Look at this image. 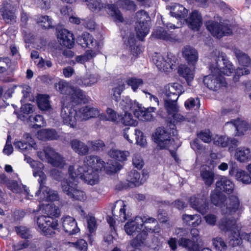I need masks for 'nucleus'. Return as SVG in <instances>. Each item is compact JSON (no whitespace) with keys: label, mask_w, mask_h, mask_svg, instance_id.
Masks as SVG:
<instances>
[{"label":"nucleus","mask_w":251,"mask_h":251,"mask_svg":"<svg viewBox=\"0 0 251 251\" xmlns=\"http://www.w3.org/2000/svg\"><path fill=\"white\" fill-rule=\"evenodd\" d=\"M37 138L41 140H52L57 139L59 136L55 129H44L37 133Z\"/></svg>","instance_id":"7c9ffc66"},{"label":"nucleus","mask_w":251,"mask_h":251,"mask_svg":"<svg viewBox=\"0 0 251 251\" xmlns=\"http://www.w3.org/2000/svg\"><path fill=\"white\" fill-rule=\"evenodd\" d=\"M46 213L48 215V217H58L60 215V210L59 208L54 204L51 203L48 204L45 208Z\"/></svg>","instance_id":"6e6d98bb"},{"label":"nucleus","mask_w":251,"mask_h":251,"mask_svg":"<svg viewBox=\"0 0 251 251\" xmlns=\"http://www.w3.org/2000/svg\"><path fill=\"white\" fill-rule=\"evenodd\" d=\"M105 164L98 156H86L82 163H75L69 167V175L73 178H80L93 185L99 182V173L105 167Z\"/></svg>","instance_id":"f257e3e1"},{"label":"nucleus","mask_w":251,"mask_h":251,"mask_svg":"<svg viewBox=\"0 0 251 251\" xmlns=\"http://www.w3.org/2000/svg\"><path fill=\"white\" fill-rule=\"evenodd\" d=\"M37 224L42 233L45 236H52L54 230L58 229L57 221L46 216H41L37 219Z\"/></svg>","instance_id":"ddd939ff"},{"label":"nucleus","mask_w":251,"mask_h":251,"mask_svg":"<svg viewBox=\"0 0 251 251\" xmlns=\"http://www.w3.org/2000/svg\"><path fill=\"white\" fill-rule=\"evenodd\" d=\"M57 39L60 44L69 49L74 45V38L73 34L66 29H61L58 31Z\"/></svg>","instance_id":"aec40b11"},{"label":"nucleus","mask_w":251,"mask_h":251,"mask_svg":"<svg viewBox=\"0 0 251 251\" xmlns=\"http://www.w3.org/2000/svg\"><path fill=\"white\" fill-rule=\"evenodd\" d=\"M229 175L234 176L237 180L244 184H248L251 183V177L245 171L240 169H235L234 167L230 168Z\"/></svg>","instance_id":"4be33fe9"},{"label":"nucleus","mask_w":251,"mask_h":251,"mask_svg":"<svg viewBox=\"0 0 251 251\" xmlns=\"http://www.w3.org/2000/svg\"><path fill=\"white\" fill-rule=\"evenodd\" d=\"M174 234L178 236H181L178 240V243L179 246H181L188 251H201L200 245L196 241L191 240L183 236H186L188 234V231L183 228H177L175 229ZM201 251H212L207 248H203Z\"/></svg>","instance_id":"f8f14e48"},{"label":"nucleus","mask_w":251,"mask_h":251,"mask_svg":"<svg viewBox=\"0 0 251 251\" xmlns=\"http://www.w3.org/2000/svg\"><path fill=\"white\" fill-rule=\"evenodd\" d=\"M125 231L128 235H132L136 232L142 231L130 242L133 248H138L146 245L148 233H158L160 228L157 221L148 216H136L133 220L128 221L124 226Z\"/></svg>","instance_id":"f03ea898"},{"label":"nucleus","mask_w":251,"mask_h":251,"mask_svg":"<svg viewBox=\"0 0 251 251\" xmlns=\"http://www.w3.org/2000/svg\"><path fill=\"white\" fill-rule=\"evenodd\" d=\"M37 104L39 108L42 111H48L51 108L49 97L46 95H39L38 96Z\"/></svg>","instance_id":"79ce46f5"},{"label":"nucleus","mask_w":251,"mask_h":251,"mask_svg":"<svg viewBox=\"0 0 251 251\" xmlns=\"http://www.w3.org/2000/svg\"><path fill=\"white\" fill-rule=\"evenodd\" d=\"M200 176L206 185L210 186L213 184L215 174L212 170L203 168L201 171Z\"/></svg>","instance_id":"473e14b6"},{"label":"nucleus","mask_w":251,"mask_h":251,"mask_svg":"<svg viewBox=\"0 0 251 251\" xmlns=\"http://www.w3.org/2000/svg\"><path fill=\"white\" fill-rule=\"evenodd\" d=\"M37 23L45 28L52 27V19L48 16H38L36 19Z\"/></svg>","instance_id":"3c124183"},{"label":"nucleus","mask_w":251,"mask_h":251,"mask_svg":"<svg viewBox=\"0 0 251 251\" xmlns=\"http://www.w3.org/2000/svg\"><path fill=\"white\" fill-rule=\"evenodd\" d=\"M30 119L31 121H33L35 123L33 126L34 128H39L41 126H44L46 125L44 119L41 115H37L32 119L31 117H30Z\"/></svg>","instance_id":"69168bd1"},{"label":"nucleus","mask_w":251,"mask_h":251,"mask_svg":"<svg viewBox=\"0 0 251 251\" xmlns=\"http://www.w3.org/2000/svg\"><path fill=\"white\" fill-rule=\"evenodd\" d=\"M216 186L217 189L227 194L231 193L234 188V183L224 176L216 182Z\"/></svg>","instance_id":"393cba45"},{"label":"nucleus","mask_w":251,"mask_h":251,"mask_svg":"<svg viewBox=\"0 0 251 251\" xmlns=\"http://www.w3.org/2000/svg\"><path fill=\"white\" fill-rule=\"evenodd\" d=\"M204 85L213 91H218L223 87H225L226 83L225 78L220 75L211 74L205 76L203 80Z\"/></svg>","instance_id":"dca6fc26"},{"label":"nucleus","mask_w":251,"mask_h":251,"mask_svg":"<svg viewBox=\"0 0 251 251\" xmlns=\"http://www.w3.org/2000/svg\"><path fill=\"white\" fill-rule=\"evenodd\" d=\"M10 187L13 192L21 194L25 199H29L30 197H32L29 195V190L25 185H19L16 182H13Z\"/></svg>","instance_id":"72a5a7b5"},{"label":"nucleus","mask_w":251,"mask_h":251,"mask_svg":"<svg viewBox=\"0 0 251 251\" xmlns=\"http://www.w3.org/2000/svg\"><path fill=\"white\" fill-rule=\"evenodd\" d=\"M125 89L124 82H119L112 89V99L116 101H119L121 99V95Z\"/></svg>","instance_id":"a18cd8bd"},{"label":"nucleus","mask_w":251,"mask_h":251,"mask_svg":"<svg viewBox=\"0 0 251 251\" xmlns=\"http://www.w3.org/2000/svg\"><path fill=\"white\" fill-rule=\"evenodd\" d=\"M185 106L187 109H190L196 107L198 108L200 107V100L197 98H190L185 102Z\"/></svg>","instance_id":"774afa93"},{"label":"nucleus","mask_w":251,"mask_h":251,"mask_svg":"<svg viewBox=\"0 0 251 251\" xmlns=\"http://www.w3.org/2000/svg\"><path fill=\"white\" fill-rule=\"evenodd\" d=\"M77 183V179L70 176L69 179H65L61 181V188L63 192L72 200L84 201L87 199V196Z\"/></svg>","instance_id":"6e6552de"},{"label":"nucleus","mask_w":251,"mask_h":251,"mask_svg":"<svg viewBox=\"0 0 251 251\" xmlns=\"http://www.w3.org/2000/svg\"><path fill=\"white\" fill-rule=\"evenodd\" d=\"M132 164L134 167L139 170L143 168L144 162L140 154L135 153L133 155L132 157Z\"/></svg>","instance_id":"0e129e2a"},{"label":"nucleus","mask_w":251,"mask_h":251,"mask_svg":"<svg viewBox=\"0 0 251 251\" xmlns=\"http://www.w3.org/2000/svg\"><path fill=\"white\" fill-rule=\"evenodd\" d=\"M153 37L162 39L166 41H171L172 37L171 35L165 31L162 27L156 28L152 33Z\"/></svg>","instance_id":"09e8293b"},{"label":"nucleus","mask_w":251,"mask_h":251,"mask_svg":"<svg viewBox=\"0 0 251 251\" xmlns=\"http://www.w3.org/2000/svg\"><path fill=\"white\" fill-rule=\"evenodd\" d=\"M181 88V85L176 83L169 84L164 87L162 94L164 100V108L168 115L176 120L180 122L186 120L189 122L194 123L196 121L195 117H187L185 118L177 114L178 106L176 101L179 96L182 93Z\"/></svg>","instance_id":"7ed1b4c3"},{"label":"nucleus","mask_w":251,"mask_h":251,"mask_svg":"<svg viewBox=\"0 0 251 251\" xmlns=\"http://www.w3.org/2000/svg\"><path fill=\"white\" fill-rule=\"evenodd\" d=\"M117 204H119L121 206V208L119 210V215H115L114 214V210H112V214L115 219H116L117 220L119 221H121L122 222H125L126 220L129 217V215L128 214L126 213V205L124 203L123 201H117L116 202Z\"/></svg>","instance_id":"ea45409f"},{"label":"nucleus","mask_w":251,"mask_h":251,"mask_svg":"<svg viewBox=\"0 0 251 251\" xmlns=\"http://www.w3.org/2000/svg\"><path fill=\"white\" fill-rule=\"evenodd\" d=\"M62 226L64 231L69 235L75 234L79 231L75 219L70 216H64L61 219Z\"/></svg>","instance_id":"a211bd4d"},{"label":"nucleus","mask_w":251,"mask_h":251,"mask_svg":"<svg viewBox=\"0 0 251 251\" xmlns=\"http://www.w3.org/2000/svg\"><path fill=\"white\" fill-rule=\"evenodd\" d=\"M109 155L119 161H124L126 160L127 157L129 155L128 151H123L116 149H111L108 152Z\"/></svg>","instance_id":"4c0bfd02"},{"label":"nucleus","mask_w":251,"mask_h":251,"mask_svg":"<svg viewBox=\"0 0 251 251\" xmlns=\"http://www.w3.org/2000/svg\"><path fill=\"white\" fill-rule=\"evenodd\" d=\"M216 67L221 73L230 75L233 72V68L232 64L226 59L225 54L222 52L220 56L218 57V60L216 62Z\"/></svg>","instance_id":"6ab92c4d"},{"label":"nucleus","mask_w":251,"mask_h":251,"mask_svg":"<svg viewBox=\"0 0 251 251\" xmlns=\"http://www.w3.org/2000/svg\"><path fill=\"white\" fill-rule=\"evenodd\" d=\"M150 25L136 24L135 31L137 37L140 40H143L144 38L149 33Z\"/></svg>","instance_id":"a19ab883"},{"label":"nucleus","mask_w":251,"mask_h":251,"mask_svg":"<svg viewBox=\"0 0 251 251\" xmlns=\"http://www.w3.org/2000/svg\"><path fill=\"white\" fill-rule=\"evenodd\" d=\"M231 124L235 129L237 131L236 134L238 136L242 135L247 130L249 126L247 122L240 120H232L227 122L226 125Z\"/></svg>","instance_id":"f704fd0d"},{"label":"nucleus","mask_w":251,"mask_h":251,"mask_svg":"<svg viewBox=\"0 0 251 251\" xmlns=\"http://www.w3.org/2000/svg\"><path fill=\"white\" fill-rule=\"evenodd\" d=\"M206 26L211 34L217 38H221L224 36L232 33V30L230 26L223 23L208 22Z\"/></svg>","instance_id":"4468645a"},{"label":"nucleus","mask_w":251,"mask_h":251,"mask_svg":"<svg viewBox=\"0 0 251 251\" xmlns=\"http://www.w3.org/2000/svg\"><path fill=\"white\" fill-rule=\"evenodd\" d=\"M125 111V113L123 116L120 115V123H122L125 126H136L137 125L136 120L133 119L132 115L130 113Z\"/></svg>","instance_id":"de8ad7c7"},{"label":"nucleus","mask_w":251,"mask_h":251,"mask_svg":"<svg viewBox=\"0 0 251 251\" xmlns=\"http://www.w3.org/2000/svg\"><path fill=\"white\" fill-rule=\"evenodd\" d=\"M125 44L129 48V49L133 53L135 48V39L133 34L129 33V35L123 37Z\"/></svg>","instance_id":"13d9d810"},{"label":"nucleus","mask_w":251,"mask_h":251,"mask_svg":"<svg viewBox=\"0 0 251 251\" xmlns=\"http://www.w3.org/2000/svg\"><path fill=\"white\" fill-rule=\"evenodd\" d=\"M220 191L216 188L211 194V202L215 205L221 207L222 213L224 215L232 214L240 208V201L238 197L232 195L228 198L226 205L224 203L226 200L225 196Z\"/></svg>","instance_id":"0eeeda50"},{"label":"nucleus","mask_w":251,"mask_h":251,"mask_svg":"<svg viewBox=\"0 0 251 251\" xmlns=\"http://www.w3.org/2000/svg\"><path fill=\"white\" fill-rule=\"evenodd\" d=\"M0 12L2 18L6 23L11 24L16 23V16L12 10L6 7H3L1 9Z\"/></svg>","instance_id":"c9c22d12"},{"label":"nucleus","mask_w":251,"mask_h":251,"mask_svg":"<svg viewBox=\"0 0 251 251\" xmlns=\"http://www.w3.org/2000/svg\"><path fill=\"white\" fill-rule=\"evenodd\" d=\"M213 245L215 248L220 251H225L227 246L224 240L220 237L214 238L213 240Z\"/></svg>","instance_id":"680f3d73"},{"label":"nucleus","mask_w":251,"mask_h":251,"mask_svg":"<svg viewBox=\"0 0 251 251\" xmlns=\"http://www.w3.org/2000/svg\"><path fill=\"white\" fill-rule=\"evenodd\" d=\"M167 8L170 10L171 15L177 19L185 18L188 13V10L184 7L178 3L171 4L167 6Z\"/></svg>","instance_id":"b1692460"},{"label":"nucleus","mask_w":251,"mask_h":251,"mask_svg":"<svg viewBox=\"0 0 251 251\" xmlns=\"http://www.w3.org/2000/svg\"><path fill=\"white\" fill-rule=\"evenodd\" d=\"M71 99L75 103H78L83 101L85 95L83 92L79 89H75L74 88L73 91L71 93Z\"/></svg>","instance_id":"4d7b16f0"},{"label":"nucleus","mask_w":251,"mask_h":251,"mask_svg":"<svg viewBox=\"0 0 251 251\" xmlns=\"http://www.w3.org/2000/svg\"><path fill=\"white\" fill-rule=\"evenodd\" d=\"M108 13L112 16L116 22L121 23L124 21V18L120 10L114 4L107 5Z\"/></svg>","instance_id":"37998d69"},{"label":"nucleus","mask_w":251,"mask_h":251,"mask_svg":"<svg viewBox=\"0 0 251 251\" xmlns=\"http://www.w3.org/2000/svg\"><path fill=\"white\" fill-rule=\"evenodd\" d=\"M179 75L185 78L188 85H191V82L194 77V70H191L186 65H180L177 69Z\"/></svg>","instance_id":"bb28decb"},{"label":"nucleus","mask_w":251,"mask_h":251,"mask_svg":"<svg viewBox=\"0 0 251 251\" xmlns=\"http://www.w3.org/2000/svg\"><path fill=\"white\" fill-rule=\"evenodd\" d=\"M100 119L102 121H110L115 123H120V115L110 108H107L106 114H100Z\"/></svg>","instance_id":"2f4dec72"},{"label":"nucleus","mask_w":251,"mask_h":251,"mask_svg":"<svg viewBox=\"0 0 251 251\" xmlns=\"http://www.w3.org/2000/svg\"><path fill=\"white\" fill-rule=\"evenodd\" d=\"M80 44L83 47H87L90 49L95 48L97 46V42L90 34L84 33L80 39Z\"/></svg>","instance_id":"e433bc0d"},{"label":"nucleus","mask_w":251,"mask_h":251,"mask_svg":"<svg viewBox=\"0 0 251 251\" xmlns=\"http://www.w3.org/2000/svg\"><path fill=\"white\" fill-rule=\"evenodd\" d=\"M154 138L157 146L161 149H168L175 160L177 162L176 150L179 146V141L175 135H171V133L164 128L159 127L156 129Z\"/></svg>","instance_id":"423d86ee"},{"label":"nucleus","mask_w":251,"mask_h":251,"mask_svg":"<svg viewBox=\"0 0 251 251\" xmlns=\"http://www.w3.org/2000/svg\"><path fill=\"white\" fill-rule=\"evenodd\" d=\"M99 79L98 75L87 73L83 77L76 78V83L82 87H90L96 84Z\"/></svg>","instance_id":"5701e85b"},{"label":"nucleus","mask_w":251,"mask_h":251,"mask_svg":"<svg viewBox=\"0 0 251 251\" xmlns=\"http://www.w3.org/2000/svg\"><path fill=\"white\" fill-rule=\"evenodd\" d=\"M234 53L240 65L244 67H248L251 64V59L249 57L241 50L235 49Z\"/></svg>","instance_id":"c03bdc74"},{"label":"nucleus","mask_w":251,"mask_h":251,"mask_svg":"<svg viewBox=\"0 0 251 251\" xmlns=\"http://www.w3.org/2000/svg\"><path fill=\"white\" fill-rule=\"evenodd\" d=\"M15 229L17 234L22 238L28 239L32 237L30 230L25 226H16Z\"/></svg>","instance_id":"bf43d9fd"},{"label":"nucleus","mask_w":251,"mask_h":251,"mask_svg":"<svg viewBox=\"0 0 251 251\" xmlns=\"http://www.w3.org/2000/svg\"><path fill=\"white\" fill-rule=\"evenodd\" d=\"M182 54L189 65L195 66L198 60L199 55L194 48L190 46H184L182 50Z\"/></svg>","instance_id":"412c9836"},{"label":"nucleus","mask_w":251,"mask_h":251,"mask_svg":"<svg viewBox=\"0 0 251 251\" xmlns=\"http://www.w3.org/2000/svg\"><path fill=\"white\" fill-rule=\"evenodd\" d=\"M34 177H39L38 182L39 184L38 190L35 195L39 196L42 193L41 199L45 201H54L58 199V195L56 191L50 190L46 186L47 176L43 172H37L34 173Z\"/></svg>","instance_id":"1a4fd4ad"},{"label":"nucleus","mask_w":251,"mask_h":251,"mask_svg":"<svg viewBox=\"0 0 251 251\" xmlns=\"http://www.w3.org/2000/svg\"><path fill=\"white\" fill-rule=\"evenodd\" d=\"M137 22L136 24L150 25L151 18L148 14L144 10L138 11L136 14Z\"/></svg>","instance_id":"8fccbe9b"},{"label":"nucleus","mask_w":251,"mask_h":251,"mask_svg":"<svg viewBox=\"0 0 251 251\" xmlns=\"http://www.w3.org/2000/svg\"><path fill=\"white\" fill-rule=\"evenodd\" d=\"M71 245L80 251H87V243L83 239H79L75 242L71 243Z\"/></svg>","instance_id":"338daca9"},{"label":"nucleus","mask_w":251,"mask_h":251,"mask_svg":"<svg viewBox=\"0 0 251 251\" xmlns=\"http://www.w3.org/2000/svg\"><path fill=\"white\" fill-rule=\"evenodd\" d=\"M88 8L94 12H99L103 7L100 0H86Z\"/></svg>","instance_id":"603ef678"},{"label":"nucleus","mask_w":251,"mask_h":251,"mask_svg":"<svg viewBox=\"0 0 251 251\" xmlns=\"http://www.w3.org/2000/svg\"><path fill=\"white\" fill-rule=\"evenodd\" d=\"M55 87L60 93L65 95H70L74 89L69 83L64 80H60L55 83Z\"/></svg>","instance_id":"58836bf2"},{"label":"nucleus","mask_w":251,"mask_h":251,"mask_svg":"<svg viewBox=\"0 0 251 251\" xmlns=\"http://www.w3.org/2000/svg\"><path fill=\"white\" fill-rule=\"evenodd\" d=\"M127 180L134 184L139 186L143 183V179H140V174L136 170H131L128 174Z\"/></svg>","instance_id":"49530a36"},{"label":"nucleus","mask_w":251,"mask_h":251,"mask_svg":"<svg viewBox=\"0 0 251 251\" xmlns=\"http://www.w3.org/2000/svg\"><path fill=\"white\" fill-rule=\"evenodd\" d=\"M182 220L186 225L194 227L199 226L201 222V218L199 214H184L182 215Z\"/></svg>","instance_id":"cd10ccee"},{"label":"nucleus","mask_w":251,"mask_h":251,"mask_svg":"<svg viewBox=\"0 0 251 251\" xmlns=\"http://www.w3.org/2000/svg\"><path fill=\"white\" fill-rule=\"evenodd\" d=\"M25 160L30 164L31 167L33 169V175L35 172H43L42 169L44 166L40 162L33 160L31 158L26 155H25Z\"/></svg>","instance_id":"864d4df0"},{"label":"nucleus","mask_w":251,"mask_h":251,"mask_svg":"<svg viewBox=\"0 0 251 251\" xmlns=\"http://www.w3.org/2000/svg\"><path fill=\"white\" fill-rule=\"evenodd\" d=\"M96 56V53L92 50H89L82 55H78L75 57L76 61L78 63L83 64L91 60Z\"/></svg>","instance_id":"5fc2aeb1"},{"label":"nucleus","mask_w":251,"mask_h":251,"mask_svg":"<svg viewBox=\"0 0 251 251\" xmlns=\"http://www.w3.org/2000/svg\"><path fill=\"white\" fill-rule=\"evenodd\" d=\"M190 27L194 30H198L202 25V18L197 11H194L188 19Z\"/></svg>","instance_id":"c756f323"},{"label":"nucleus","mask_w":251,"mask_h":251,"mask_svg":"<svg viewBox=\"0 0 251 251\" xmlns=\"http://www.w3.org/2000/svg\"><path fill=\"white\" fill-rule=\"evenodd\" d=\"M234 219L225 217L219 224V228L226 233H228L229 243L232 246H236L241 243L242 239L251 241V232L250 233H240L238 227L236 225Z\"/></svg>","instance_id":"39448f33"},{"label":"nucleus","mask_w":251,"mask_h":251,"mask_svg":"<svg viewBox=\"0 0 251 251\" xmlns=\"http://www.w3.org/2000/svg\"><path fill=\"white\" fill-rule=\"evenodd\" d=\"M24 137L25 139L14 141L13 144L16 149L23 153H25L32 148H36V143L29 134H26Z\"/></svg>","instance_id":"f3484780"},{"label":"nucleus","mask_w":251,"mask_h":251,"mask_svg":"<svg viewBox=\"0 0 251 251\" xmlns=\"http://www.w3.org/2000/svg\"><path fill=\"white\" fill-rule=\"evenodd\" d=\"M229 142V139L226 136L216 135L213 138L214 144L219 147H226L228 145Z\"/></svg>","instance_id":"052dcab7"},{"label":"nucleus","mask_w":251,"mask_h":251,"mask_svg":"<svg viewBox=\"0 0 251 251\" xmlns=\"http://www.w3.org/2000/svg\"><path fill=\"white\" fill-rule=\"evenodd\" d=\"M70 145L73 150L78 155H84L89 152L88 146L78 139L72 140Z\"/></svg>","instance_id":"a878e982"},{"label":"nucleus","mask_w":251,"mask_h":251,"mask_svg":"<svg viewBox=\"0 0 251 251\" xmlns=\"http://www.w3.org/2000/svg\"><path fill=\"white\" fill-rule=\"evenodd\" d=\"M152 60L158 69L162 72H170L176 67V58L171 53L162 55L156 53Z\"/></svg>","instance_id":"9b49d317"},{"label":"nucleus","mask_w":251,"mask_h":251,"mask_svg":"<svg viewBox=\"0 0 251 251\" xmlns=\"http://www.w3.org/2000/svg\"><path fill=\"white\" fill-rule=\"evenodd\" d=\"M37 153L41 160L48 162L54 167L63 168L65 164L64 158L50 147H45Z\"/></svg>","instance_id":"9d476101"},{"label":"nucleus","mask_w":251,"mask_h":251,"mask_svg":"<svg viewBox=\"0 0 251 251\" xmlns=\"http://www.w3.org/2000/svg\"><path fill=\"white\" fill-rule=\"evenodd\" d=\"M235 157L240 162H247L251 158V150L244 147L238 148L235 151Z\"/></svg>","instance_id":"c85d7f7f"},{"label":"nucleus","mask_w":251,"mask_h":251,"mask_svg":"<svg viewBox=\"0 0 251 251\" xmlns=\"http://www.w3.org/2000/svg\"><path fill=\"white\" fill-rule=\"evenodd\" d=\"M61 116L64 123L71 127H75L77 121L87 120L97 116L100 117V111L97 108L86 106L76 111L72 107L63 104L61 111Z\"/></svg>","instance_id":"20e7f679"},{"label":"nucleus","mask_w":251,"mask_h":251,"mask_svg":"<svg viewBox=\"0 0 251 251\" xmlns=\"http://www.w3.org/2000/svg\"><path fill=\"white\" fill-rule=\"evenodd\" d=\"M126 83L128 85L131 87L132 89L135 92L139 87L143 85V82L141 78L131 77L127 80Z\"/></svg>","instance_id":"e2e57ef3"},{"label":"nucleus","mask_w":251,"mask_h":251,"mask_svg":"<svg viewBox=\"0 0 251 251\" xmlns=\"http://www.w3.org/2000/svg\"><path fill=\"white\" fill-rule=\"evenodd\" d=\"M189 203L191 207L203 215L209 209L206 196L203 194H198L191 197Z\"/></svg>","instance_id":"2eb2a0df"}]
</instances>
